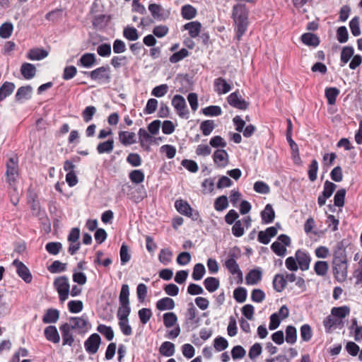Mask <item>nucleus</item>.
Masks as SVG:
<instances>
[{"instance_id":"nucleus-63","label":"nucleus","mask_w":362,"mask_h":362,"mask_svg":"<svg viewBox=\"0 0 362 362\" xmlns=\"http://www.w3.org/2000/svg\"><path fill=\"white\" fill-rule=\"evenodd\" d=\"M214 346L216 351H221L228 347V343L224 337H217L214 339Z\"/></svg>"},{"instance_id":"nucleus-15","label":"nucleus","mask_w":362,"mask_h":362,"mask_svg":"<svg viewBox=\"0 0 362 362\" xmlns=\"http://www.w3.org/2000/svg\"><path fill=\"white\" fill-rule=\"evenodd\" d=\"M262 278V272L260 269L250 270L245 276L246 284L248 285L257 284Z\"/></svg>"},{"instance_id":"nucleus-46","label":"nucleus","mask_w":362,"mask_h":362,"mask_svg":"<svg viewBox=\"0 0 362 362\" xmlns=\"http://www.w3.org/2000/svg\"><path fill=\"white\" fill-rule=\"evenodd\" d=\"M119 256L121 264L122 265H124L131 259V255L129 252V247L125 243H123L120 247Z\"/></svg>"},{"instance_id":"nucleus-2","label":"nucleus","mask_w":362,"mask_h":362,"mask_svg":"<svg viewBox=\"0 0 362 362\" xmlns=\"http://www.w3.org/2000/svg\"><path fill=\"white\" fill-rule=\"evenodd\" d=\"M233 16L237 25V38L240 40L247 27V11L243 4H237L233 7Z\"/></svg>"},{"instance_id":"nucleus-40","label":"nucleus","mask_w":362,"mask_h":362,"mask_svg":"<svg viewBox=\"0 0 362 362\" xmlns=\"http://www.w3.org/2000/svg\"><path fill=\"white\" fill-rule=\"evenodd\" d=\"M129 288L127 284H123L121 288L119 300L120 305H129Z\"/></svg>"},{"instance_id":"nucleus-3","label":"nucleus","mask_w":362,"mask_h":362,"mask_svg":"<svg viewBox=\"0 0 362 362\" xmlns=\"http://www.w3.org/2000/svg\"><path fill=\"white\" fill-rule=\"evenodd\" d=\"M54 286L59 294V300L63 303L69 297L70 285L69 279L66 276L57 277L54 279Z\"/></svg>"},{"instance_id":"nucleus-5","label":"nucleus","mask_w":362,"mask_h":362,"mask_svg":"<svg viewBox=\"0 0 362 362\" xmlns=\"http://www.w3.org/2000/svg\"><path fill=\"white\" fill-rule=\"evenodd\" d=\"M187 317L185 325L187 331L195 329L199 322V318L197 317V310L192 303L188 304Z\"/></svg>"},{"instance_id":"nucleus-45","label":"nucleus","mask_w":362,"mask_h":362,"mask_svg":"<svg viewBox=\"0 0 362 362\" xmlns=\"http://www.w3.org/2000/svg\"><path fill=\"white\" fill-rule=\"evenodd\" d=\"M131 312V308L129 305H120L118 308L117 316L119 320L128 321V317Z\"/></svg>"},{"instance_id":"nucleus-6","label":"nucleus","mask_w":362,"mask_h":362,"mask_svg":"<svg viewBox=\"0 0 362 362\" xmlns=\"http://www.w3.org/2000/svg\"><path fill=\"white\" fill-rule=\"evenodd\" d=\"M227 100L232 107L243 110H247L250 105V103L245 101L237 91L230 94Z\"/></svg>"},{"instance_id":"nucleus-50","label":"nucleus","mask_w":362,"mask_h":362,"mask_svg":"<svg viewBox=\"0 0 362 362\" xmlns=\"http://www.w3.org/2000/svg\"><path fill=\"white\" fill-rule=\"evenodd\" d=\"M262 352V347L259 343L254 344L250 349L248 356L249 358L255 361Z\"/></svg>"},{"instance_id":"nucleus-28","label":"nucleus","mask_w":362,"mask_h":362,"mask_svg":"<svg viewBox=\"0 0 362 362\" xmlns=\"http://www.w3.org/2000/svg\"><path fill=\"white\" fill-rule=\"evenodd\" d=\"M301 40L306 45L313 47H316L320 43L319 37L316 35L310 33L303 34L301 36Z\"/></svg>"},{"instance_id":"nucleus-12","label":"nucleus","mask_w":362,"mask_h":362,"mask_svg":"<svg viewBox=\"0 0 362 362\" xmlns=\"http://www.w3.org/2000/svg\"><path fill=\"white\" fill-rule=\"evenodd\" d=\"M172 104L181 117L185 116L188 111L186 110V103L184 98L180 95H175L172 100Z\"/></svg>"},{"instance_id":"nucleus-10","label":"nucleus","mask_w":362,"mask_h":362,"mask_svg":"<svg viewBox=\"0 0 362 362\" xmlns=\"http://www.w3.org/2000/svg\"><path fill=\"white\" fill-rule=\"evenodd\" d=\"M296 259L302 271H306L309 269L311 258L307 252L298 250L296 252Z\"/></svg>"},{"instance_id":"nucleus-37","label":"nucleus","mask_w":362,"mask_h":362,"mask_svg":"<svg viewBox=\"0 0 362 362\" xmlns=\"http://www.w3.org/2000/svg\"><path fill=\"white\" fill-rule=\"evenodd\" d=\"M175 207L180 214L185 216L188 215L189 211L192 209L190 205L182 199L177 200L175 202Z\"/></svg>"},{"instance_id":"nucleus-34","label":"nucleus","mask_w":362,"mask_h":362,"mask_svg":"<svg viewBox=\"0 0 362 362\" xmlns=\"http://www.w3.org/2000/svg\"><path fill=\"white\" fill-rule=\"evenodd\" d=\"M33 88L30 86H22L19 88L16 94V100H21L23 99H28L30 98Z\"/></svg>"},{"instance_id":"nucleus-1","label":"nucleus","mask_w":362,"mask_h":362,"mask_svg":"<svg viewBox=\"0 0 362 362\" xmlns=\"http://www.w3.org/2000/svg\"><path fill=\"white\" fill-rule=\"evenodd\" d=\"M332 264L335 280L339 283L344 282L348 275V262L346 252L341 243H338L334 251Z\"/></svg>"},{"instance_id":"nucleus-11","label":"nucleus","mask_w":362,"mask_h":362,"mask_svg":"<svg viewBox=\"0 0 362 362\" xmlns=\"http://www.w3.org/2000/svg\"><path fill=\"white\" fill-rule=\"evenodd\" d=\"M226 268L232 275H237L238 278V283H242L243 281V272L240 269V267L235 260L226 259L224 264Z\"/></svg>"},{"instance_id":"nucleus-36","label":"nucleus","mask_w":362,"mask_h":362,"mask_svg":"<svg viewBox=\"0 0 362 362\" xmlns=\"http://www.w3.org/2000/svg\"><path fill=\"white\" fill-rule=\"evenodd\" d=\"M329 264L325 261H317L314 266V270L318 276H324L327 274Z\"/></svg>"},{"instance_id":"nucleus-60","label":"nucleus","mask_w":362,"mask_h":362,"mask_svg":"<svg viewBox=\"0 0 362 362\" xmlns=\"http://www.w3.org/2000/svg\"><path fill=\"white\" fill-rule=\"evenodd\" d=\"M354 48L352 47H345L341 52V61L346 64L354 55Z\"/></svg>"},{"instance_id":"nucleus-20","label":"nucleus","mask_w":362,"mask_h":362,"mask_svg":"<svg viewBox=\"0 0 362 362\" xmlns=\"http://www.w3.org/2000/svg\"><path fill=\"white\" fill-rule=\"evenodd\" d=\"M214 87L215 90L218 93V94H224L229 92L231 89L230 86L227 83V81L219 77L216 78L214 81Z\"/></svg>"},{"instance_id":"nucleus-32","label":"nucleus","mask_w":362,"mask_h":362,"mask_svg":"<svg viewBox=\"0 0 362 362\" xmlns=\"http://www.w3.org/2000/svg\"><path fill=\"white\" fill-rule=\"evenodd\" d=\"M163 324L165 327L170 328L177 325V317L175 313L170 312L163 314Z\"/></svg>"},{"instance_id":"nucleus-25","label":"nucleus","mask_w":362,"mask_h":362,"mask_svg":"<svg viewBox=\"0 0 362 362\" xmlns=\"http://www.w3.org/2000/svg\"><path fill=\"white\" fill-rule=\"evenodd\" d=\"M21 72L25 78L30 79L35 76L36 68L32 64L24 63L21 66Z\"/></svg>"},{"instance_id":"nucleus-55","label":"nucleus","mask_w":362,"mask_h":362,"mask_svg":"<svg viewBox=\"0 0 362 362\" xmlns=\"http://www.w3.org/2000/svg\"><path fill=\"white\" fill-rule=\"evenodd\" d=\"M233 297L238 303H243L246 300L247 290L243 287H238L234 290Z\"/></svg>"},{"instance_id":"nucleus-39","label":"nucleus","mask_w":362,"mask_h":362,"mask_svg":"<svg viewBox=\"0 0 362 362\" xmlns=\"http://www.w3.org/2000/svg\"><path fill=\"white\" fill-rule=\"evenodd\" d=\"M214 209L218 211H223L228 206V199L226 195L217 197L214 201Z\"/></svg>"},{"instance_id":"nucleus-16","label":"nucleus","mask_w":362,"mask_h":362,"mask_svg":"<svg viewBox=\"0 0 362 362\" xmlns=\"http://www.w3.org/2000/svg\"><path fill=\"white\" fill-rule=\"evenodd\" d=\"M261 218L262 223L264 224L271 223L274 221L275 218V212L270 204H267L264 207V209L261 211Z\"/></svg>"},{"instance_id":"nucleus-31","label":"nucleus","mask_w":362,"mask_h":362,"mask_svg":"<svg viewBox=\"0 0 362 362\" xmlns=\"http://www.w3.org/2000/svg\"><path fill=\"white\" fill-rule=\"evenodd\" d=\"M114 148V140L112 138L107 141L100 143L97 146V151L99 153H109Z\"/></svg>"},{"instance_id":"nucleus-64","label":"nucleus","mask_w":362,"mask_h":362,"mask_svg":"<svg viewBox=\"0 0 362 362\" xmlns=\"http://www.w3.org/2000/svg\"><path fill=\"white\" fill-rule=\"evenodd\" d=\"M215 125L213 120H206L201 123L200 129L204 136L209 135L214 129Z\"/></svg>"},{"instance_id":"nucleus-42","label":"nucleus","mask_w":362,"mask_h":362,"mask_svg":"<svg viewBox=\"0 0 362 362\" xmlns=\"http://www.w3.org/2000/svg\"><path fill=\"white\" fill-rule=\"evenodd\" d=\"M173 252L168 248H163L160 250L158 255V259L164 265H167L171 262Z\"/></svg>"},{"instance_id":"nucleus-53","label":"nucleus","mask_w":362,"mask_h":362,"mask_svg":"<svg viewBox=\"0 0 362 362\" xmlns=\"http://www.w3.org/2000/svg\"><path fill=\"white\" fill-rule=\"evenodd\" d=\"M129 179L135 184H140L144 180V173L141 170H134L129 173Z\"/></svg>"},{"instance_id":"nucleus-17","label":"nucleus","mask_w":362,"mask_h":362,"mask_svg":"<svg viewBox=\"0 0 362 362\" xmlns=\"http://www.w3.org/2000/svg\"><path fill=\"white\" fill-rule=\"evenodd\" d=\"M323 325L325 326L327 332H329L332 327H341L344 326L342 320L334 318L332 315H329L323 320Z\"/></svg>"},{"instance_id":"nucleus-18","label":"nucleus","mask_w":362,"mask_h":362,"mask_svg":"<svg viewBox=\"0 0 362 362\" xmlns=\"http://www.w3.org/2000/svg\"><path fill=\"white\" fill-rule=\"evenodd\" d=\"M59 318V311L54 308H49L45 311L42 322L45 324L55 323Z\"/></svg>"},{"instance_id":"nucleus-30","label":"nucleus","mask_w":362,"mask_h":362,"mask_svg":"<svg viewBox=\"0 0 362 362\" xmlns=\"http://www.w3.org/2000/svg\"><path fill=\"white\" fill-rule=\"evenodd\" d=\"M15 85L11 82H5L0 87V102L10 95L14 90Z\"/></svg>"},{"instance_id":"nucleus-26","label":"nucleus","mask_w":362,"mask_h":362,"mask_svg":"<svg viewBox=\"0 0 362 362\" xmlns=\"http://www.w3.org/2000/svg\"><path fill=\"white\" fill-rule=\"evenodd\" d=\"M175 305L174 300L169 297L163 298L156 303V308L159 310H173Z\"/></svg>"},{"instance_id":"nucleus-51","label":"nucleus","mask_w":362,"mask_h":362,"mask_svg":"<svg viewBox=\"0 0 362 362\" xmlns=\"http://www.w3.org/2000/svg\"><path fill=\"white\" fill-rule=\"evenodd\" d=\"M196 9L191 5H185L182 8V16L185 19L189 20L195 17Z\"/></svg>"},{"instance_id":"nucleus-23","label":"nucleus","mask_w":362,"mask_h":362,"mask_svg":"<svg viewBox=\"0 0 362 362\" xmlns=\"http://www.w3.org/2000/svg\"><path fill=\"white\" fill-rule=\"evenodd\" d=\"M185 30L189 31V35L191 37H197L201 31L202 25L198 21H192L188 23H186L184 25Z\"/></svg>"},{"instance_id":"nucleus-4","label":"nucleus","mask_w":362,"mask_h":362,"mask_svg":"<svg viewBox=\"0 0 362 362\" xmlns=\"http://www.w3.org/2000/svg\"><path fill=\"white\" fill-rule=\"evenodd\" d=\"M6 181L10 185H12L16 180L18 172V158L16 157H11L6 162Z\"/></svg>"},{"instance_id":"nucleus-19","label":"nucleus","mask_w":362,"mask_h":362,"mask_svg":"<svg viewBox=\"0 0 362 362\" xmlns=\"http://www.w3.org/2000/svg\"><path fill=\"white\" fill-rule=\"evenodd\" d=\"M45 336L49 341L54 344L59 342L60 336L55 326L49 325L45 329Z\"/></svg>"},{"instance_id":"nucleus-38","label":"nucleus","mask_w":362,"mask_h":362,"mask_svg":"<svg viewBox=\"0 0 362 362\" xmlns=\"http://www.w3.org/2000/svg\"><path fill=\"white\" fill-rule=\"evenodd\" d=\"M48 55V52L42 49H32L28 53V58L32 60H40L45 58Z\"/></svg>"},{"instance_id":"nucleus-29","label":"nucleus","mask_w":362,"mask_h":362,"mask_svg":"<svg viewBox=\"0 0 362 362\" xmlns=\"http://www.w3.org/2000/svg\"><path fill=\"white\" fill-rule=\"evenodd\" d=\"M204 285L209 292L213 293L218 288L220 282L218 279L209 276L204 279Z\"/></svg>"},{"instance_id":"nucleus-57","label":"nucleus","mask_w":362,"mask_h":362,"mask_svg":"<svg viewBox=\"0 0 362 362\" xmlns=\"http://www.w3.org/2000/svg\"><path fill=\"white\" fill-rule=\"evenodd\" d=\"M253 188L256 192L262 194H269L270 192L269 186L267 183H265L262 181H257L254 184Z\"/></svg>"},{"instance_id":"nucleus-58","label":"nucleus","mask_w":362,"mask_h":362,"mask_svg":"<svg viewBox=\"0 0 362 362\" xmlns=\"http://www.w3.org/2000/svg\"><path fill=\"white\" fill-rule=\"evenodd\" d=\"M231 231L232 234L236 238H240L244 235L245 229L240 220H238L234 223Z\"/></svg>"},{"instance_id":"nucleus-21","label":"nucleus","mask_w":362,"mask_h":362,"mask_svg":"<svg viewBox=\"0 0 362 362\" xmlns=\"http://www.w3.org/2000/svg\"><path fill=\"white\" fill-rule=\"evenodd\" d=\"M214 161L219 167H225L228 157L227 152L223 149H218L214 153Z\"/></svg>"},{"instance_id":"nucleus-56","label":"nucleus","mask_w":362,"mask_h":362,"mask_svg":"<svg viewBox=\"0 0 362 362\" xmlns=\"http://www.w3.org/2000/svg\"><path fill=\"white\" fill-rule=\"evenodd\" d=\"M336 188L337 185L334 183L329 180H326L324 183V189L322 194L329 199L332 195Z\"/></svg>"},{"instance_id":"nucleus-59","label":"nucleus","mask_w":362,"mask_h":362,"mask_svg":"<svg viewBox=\"0 0 362 362\" xmlns=\"http://www.w3.org/2000/svg\"><path fill=\"white\" fill-rule=\"evenodd\" d=\"M313 336L312 329L309 325L305 324L300 327V337L303 341H308Z\"/></svg>"},{"instance_id":"nucleus-27","label":"nucleus","mask_w":362,"mask_h":362,"mask_svg":"<svg viewBox=\"0 0 362 362\" xmlns=\"http://www.w3.org/2000/svg\"><path fill=\"white\" fill-rule=\"evenodd\" d=\"M286 279L283 274H277L274 276L273 287L276 292H281L286 288Z\"/></svg>"},{"instance_id":"nucleus-14","label":"nucleus","mask_w":362,"mask_h":362,"mask_svg":"<svg viewBox=\"0 0 362 362\" xmlns=\"http://www.w3.org/2000/svg\"><path fill=\"white\" fill-rule=\"evenodd\" d=\"M71 326L69 323H65L60 327V330L62 335L63 345L72 346L74 339L73 334L71 332Z\"/></svg>"},{"instance_id":"nucleus-24","label":"nucleus","mask_w":362,"mask_h":362,"mask_svg":"<svg viewBox=\"0 0 362 362\" xmlns=\"http://www.w3.org/2000/svg\"><path fill=\"white\" fill-rule=\"evenodd\" d=\"M175 351V344L170 341H164L159 348V352L161 355L170 357L174 355Z\"/></svg>"},{"instance_id":"nucleus-61","label":"nucleus","mask_w":362,"mask_h":362,"mask_svg":"<svg viewBox=\"0 0 362 362\" xmlns=\"http://www.w3.org/2000/svg\"><path fill=\"white\" fill-rule=\"evenodd\" d=\"M124 36L129 40H136L139 38L137 30L133 27H127L123 31Z\"/></svg>"},{"instance_id":"nucleus-8","label":"nucleus","mask_w":362,"mask_h":362,"mask_svg":"<svg viewBox=\"0 0 362 362\" xmlns=\"http://www.w3.org/2000/svg\"><path fill=\"white\" fill-rule=\"evenodd\" d=\"M13 265L16 267L18 275L25 282L30 283L33 279L32 274L29 269L18 259H15L13 262Z\"/></svg>"},{"instance_id":"nucleus-54","label":"nucleus","mask_w":362,"mask_h":362,"mask_svg":"<svg viewBox=\"0 0 362 362\" xmlns=\"http://www.w3.org/2000/svg\"><path fill=\"white\" fill-rule=\"evenodd\" d=\"M13 25L11 23H4L0 27V37L2 38H8L13 32Z\"/></svg>"},{"instance_id":"nucleus-7","label":"nucleus","mask_w":362,"mask_h":362,"mask_svg":"<svg viewBox=\"0 0 362 362\" xmlns=\"http://www.w3.org/2000/svg\"><path fill=\"white\" fill-rule=\"evenodd\" d=\"M101 338L98 334H92L84 342L86 351L89 354H95L100 346Z\"/></svg>"},{"instance_id":"nucleus-48","label":"nucleus","mask_w":362,"mask_h":362,"mask_svg":"<svg viewBox=\"0 0 362 362\" xmlns=\"http://www.w3.org/2000/svg\"><path fill=\"white\" fill-rule=\"evenodd\" d=\"M339 93V90L337 88H328L325 90V96L327 98L329 105H334L336 98Z\"/></svg>"},{"instance_id":"nucleus-47","label":"nucleus","mask_w":362,"mask_h":362,"mask_svg":"<svg viewBox=\"0 0 362 362\" xmlns=\"http://www.w3.org/2000/svg\"><path fill=\"white\" fill-rule=\"evenodd\" d=\"M152 312L150 308H141L138 312V315L141 322L146 325L152 317Z\"/></svg>"},{"instance_id":"nucleus-44","label":"nucleus","mask_w":362,"mask_h":362,"mask_svg":"<svg viewBox=\"0 0 362 362\" xmlns=\"http://www.w3.org/2000/svg\"><path fill=\"white\" fill-rule=\"evenodd\" d=\"M97 331L104 335L108 341H111L114 338V332L111 327L105 325H99Z\"/></svg>"},{"instance_id":"nucleus-13","label":"nucleus","mask_w":362,"mask_h":362,"mask_svg":"<svg viewBox=\"0 0 362 362\" xmlns=\"http://www.w3.org/2000/svg\"><path fill=\"white\" fill-rule=\"evenodd\" d=\"M69 321L72 322L73 324L70 325L72 329H80L85 332L88 325V320L86 316L83 315L81 317H71Z\"/></svg>"},{"instance_id":"nucleus-35","label":"nucleus","mask_w":362,"mask_h":362,"mask_svg":"<svg viewBox=\"0 0 362 362\" xmlns=\"http://www.w3.org/2000/svg\"><path fill=\"white\" fill-rule=\"evenodd\" d=\"M95 56L93 53H86L79 59L81 64L87 68L91 67L95 64Z\"/></svg>"},{"instance_id":"nucleus-33","label":"nucleus","mask_w":362,"mask_h":362,"mask_svg":"<svg viewBox=\"0 0 362 362\" xmlns=\"http://www.w3.org/2000/svg\"><path fill=\"white\" fill-rule=\"evenodd\" d=\"M286 341L288 344H293L297 340V330L293 325H288L286 328Z\"/></svg>"},{"instance_id":"nucleus-43","label":"nucleus","mask_w":362,"mask_h":362,"mask_svg":"<svg viewBox=\"0 0 362 362\" xmlns=\"http://www.w3.org/2000/svg\"><path fill=\"white\" fill-rule=\"evenodd\" d=\"M47 269L52 274L59 273L64 272L66 269V264L62 263L59 260H55L48 267Z\"/></svg>"},{"instance_id":"nucleus-49","label":"nucleus","mask_w":362,"mask_h":362,"mask_svg":"<svg viewBox=\"0 0 362 362\" xmlns=\"http://www.w3.org/2000/svg\"><path fill=\"white\" fill-rule=\"evenodd\" d=\"M346 195V189H339L334 197V204L335 206L342 207L344 205V199Z\"/></svg>"},{"instance_id":"nucleus-62","label":"nucleus","mask_w":362,"mask_h":362,"mask_svg":"<svg viewBox=\"0 0 362 362\" xmlns=\"http://www.w3.org/2000/svg\"><path fill=\"white\" fill-rule=\"evenodd\" d=\"M83 308V303L81 300H71L68 303V308L71 313H80Z\"/></svg>"},{"instance_id":"nucleus-52","label":"nucleus","mask_w":362,"mask_h":362,"mask_svg":"<svg viewBox=\"0 0 362 362\" xmlns=\"http://www.w3.org/2000/svg\"><path fill=\"white\" fill-rule=\"evenodd\" d=\"M62 247V245L59 242H49L46 244L45 249L50 254L53 255H57Z\"/></svg>"},{"instance_id":"nucleus-22","label":"nucleus","mask_w":362,"mask_h":362,"mask_svg":"<svg viewBox=\"0 0 362 362\" xmlns=\"http://www.w3.org/2000/svg\"><path fill=\"white\" fill-rule=\"evenodd\" d=\"M350 313V308L347 305L334 307L331 310V315L342 320Z\"/></svg>"},{"instance_id":"nucleus-41","label":"nucleus","mask_w":362,"mask_h":362,"mask_svg":"<svg viewBox=\"0 0 362 362\" xmlns=\"http://www.w3.org/2000/svg\"><path fill=\"white\" fill-rule=\"evenodd\" d=\"M205 272L206 269L204 266L201 263H197L193 268L192 277L194 281H199L202 279Z\"/></svg>"},{"instance_id":"nucleus-9","label":"nucleus","mask_w":362,"mask_h":362,"mask_svg":"<svg viewBox=\"0 0 362 362\" xmlns=\"http://www.w3.org/2000/svg\"><path fill=\"white\" fill-rule=\"evenodd\" d=\"M93 80H105L109 81L110 79V67L101 66L88 73Z\"/></svg>"}]
</instances>
